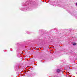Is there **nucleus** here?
<instances>
[{
    "mask_svg": "<svg viewBox=\"0 0 77 77\" xmlns=\"http://www.w3.org/2000/svg\"><path fill=\"white\" fill-rule=\"evenodd\" d=\"M76 74H77V72H76Z\"/></svg>",
    "mask_w": 77,
    "mask_h": 77,
    "instance_id": "4",
    "label": "nucleus"
},
{
    "mask_svg": "<svg viewBox=\"0 0 77 77\" xmlns=\"http://www.w3.org/2000/svg\"><path fill=\"white\" fill-rule=\"evenodd\" d=\"M60 72V70L59 69H57V72Z\"/></svg>",
    "mask_w": 77,
    "mask_h": 77,
    "instance_id": "1",
    "label": "nucleus"
},
{
    "mask_svg": "<svg viewBox=\"0 0 77 77\" xmlns=\"http://www.w3.org/2000/svg\"><path fill=\"white\" fill-rule=\"evenodd\" d=\"M73 45H76V44L75 43H74L73 44Z\"/></svg>",
    "mask_w": 77,
    "mask_h": 77,
    "instance_id": "2",
    "label": "nucleus"
},
{
    "mask_svg": "<svg viewBox=\"0 0 77 77\" xmlns=\"http://www.w3.org/2000/svg\"><path fill=\"white\" fill-rule=\"evenodd\" d=\"M54 77H57L56 76H54Z\"/></svg>",
    "mask_w": 77,
    "mask_h": 77,
    "instance_id": "3",
    "label": "nucleus"
}]
</instances>
